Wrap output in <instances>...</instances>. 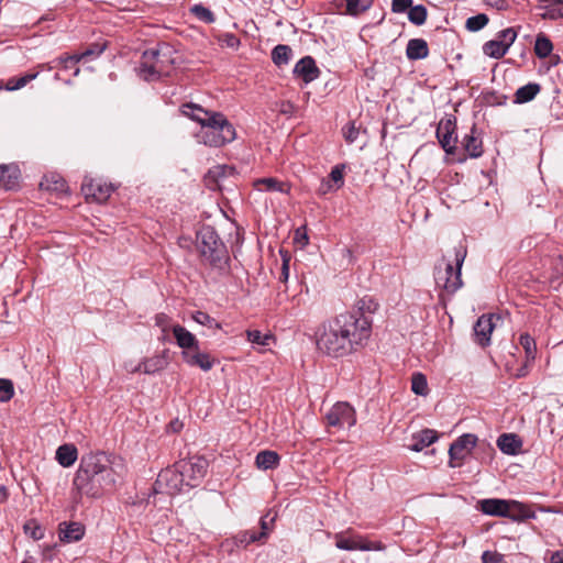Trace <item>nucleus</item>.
Instances as JSON below:
<instances>
[{"label": "nucleus", "instance_id": "nucleus-1", "mask_svg": "<svg viewBox=\"0 0 563 563\" xmlns=\"http://www.w3.org/2000/svg\"><path fill=\"white\" fill-rule=\"evenodd\" d=\"M371 333L372 320L341 313L323 325L317 346L330 356L342 357L364 346Z\"/></svg>", "mask_w": 563, "mask_h": 563}, {"label": "nucleus", "instance_id": "nucleus-2", "mask_svg": "<svg viewBox=\"0 0 563 563\" xmlns=\"http://www.w3.org/2000/svg\"><path fill=\"white\" fill-rule=\"evenodd\" d=\"M115 460V456L104 452L84 454L73 479L75 499L84 496L100 498L106 492L113 489L118 481Z\"/></svg>", "mask_w": 563, "mask_h": 563}, {"label": "nucleus", "instance_id": "nucleus-3", "mask_svg": "<svg viewBox=\"0 0 563 563\" xmlns=\"http://www.w3.org/2000/svg\"><path fill=\"white\" fill-rule=\"evenodd\" d=\"M181 113L200 124L197 139L207 146L220 147L236 137L235 128L221 112L206 110L196 103H185Z\"/></svg>", "mask_w": 563, "mask_h": 563}, {"label": "nucleus", "instance_id": "nucleus-4", "mask_svg": "<svg viewBox=\"0 0 563 563\" xmlns=\"http://www.w3.org/2000/svg\"><path fill=\"white\" fill-rule=\"evenodd\" d=\"M197 250L203 264L209 265L220 275L230 272L228 249L211 225L201 227L196 234Z\"/></svg>", "mask_w": 563, "mask_h": 563}, {"label": "nucleus", "instance_id": "nucleus-5", "mask_svg": "<svg viewBox=\"0 0 563 563\" xmlns=\"http://www.w3.org/2000/svg\"><path fill=\"white\" fill-rule=\"evenodd\" d=\"M170 54L172 51L167 45H158L146 49L141 56L137 68L140 77L152 81L169 75L173 64Z\"/></svg>", "mask_w": 563, "mask_h": 563}, {"label": "nucleus", "instance_id": "nucleus-6", "mask_svg": "<svg viewBox=\"0 0 563 563\" xmlns=\"http://www.w3.org/2000/svg\"><path fill=\"white\" fill-rule=\"evenodd\" d=\"M467 251L463 245L454 249V260L445 264L444 272L435 274V283L442 286L449 294L457 291L462 285L461 269L466 257Z\"/></svg>", "mask_w": 563, "mask_h": 563}, {"label": "nucleus", "instance_id": "nucleus-7", "mask_svg": "<svg viewBox=\"0 0 563 563\" xmlns=\"http://www.w3.org/2000/svg\"><path fill=\"white\" fill-rule=\"evenodd\" d=\"M186 482V488L197 487L207 474L208 460L202 456H191L176 462Z\"/></svg>", "mask_w": 563, "mask_h": 563}, {"label": "nucleus", "instance_id": "nucleus-8", "mask_svg": "<svg viewBox=\"0 0 563 563\" xmlns=\"http://www.w3.org/2000/svg\"><path fill=\"white\" fill-rule=\"evenodd\" d=\"M335 547L344 551H382L385 547L382 542L367 541L363 536L352 533L351 529L334 534Z\"/></svg>", "mask_w": 563, "mask_h": 563}, {"label": "nucleus", "instance_id": "nucleus-9", "mask_svg": "<svg viewBox=\"0 0 563 563\" xmlns=\"http://www.w3.org/2000/svg\"><path fill=\"white\" fill-rule=\"evenodd\" d=\"M184 488H186V482L176 463L161 471L155 482V490L159 493L175 495Z\"/></svg>", "mask_w": 563, "mask_h": 563}, {"label": "nucleus", "instance_id": "nucleus-10", "mask_svg": "<svg viewBox=\"0 0 563 563\" xmlns=\"http://www.w3.org/2000/svg\"><path fill=\"white\" fill-rule=\"evenodd\" d=\"M477 437L473 433L460 435L449 449V466L452 468L461 467L464 460L472 453L477 444Z\"/></svg>", "mask_w": 563, "mask_h": 563}, {"label": "nucleus", "instance_id": "nucleus-11", "mask_svg": "<svg viewBox=\"0 0 563 563\" xmlns=\"http://www.w3.org/2000/svg\"><path fill=\"white\" fill-rule=\"evenodd\" d=\"M325 420L329 427L338 429L352 428L356 423V413L349 402L339 401L330 408Z\"/></svg>", "mask_w": 563, "mask_h": 563}, {"label": "nucleus", "instance_id": "nucleus-12", "mask_svg": "<svg viewBox=\"0 0 563 563\" xmlns=\"http://www.w3.org/2000/svg\"><path fill=\"white\" fill-rule=\"evenodd\" d=\"M81 191L87 199H92L96 202L102 203L109 199L113 187L102 179L86 177L81 185Z\"/></svg>", "mask_w": 563, "mask_h": 563}, {"label": "nucleus", "instance_id": "nucleus-13", "mask_svg": "<svg viewBox=\"0 0 563 563\" xmlns=\"http://www.w3.org/2000/svg\"><path fill=\"white\" fill-rule=\"evenodd\" d=\"M455 120H441L437 129V137L443 150L448 154H453L456 150L457 136L455 134Z\"/></svg>", "mask_w": 563, "mask_h": 563}, {"label": "nucleus", "instance_id": "nucleus-14", "mask_svg": "<svg viewBox=\"0 0 563 563\" xmlns=\"http://www.w3.org/2000/svg\"><path fill=\"white\" fill-rule=\"evenodd\" d=\"M181 357L189 366L199 367L203 372L210 371L214 365V358L209 353L201 352L199 346L191 351H181Z\"/></svg>", "mask_w": 563, "mask_h": 563}, {"label": "nucleus", "instance_id": "nucleus-15", "mask_svg": "<svg viewBox=\"0 0 563 563\" xmlns=\"http://www.w3.org/2000/svg\"><path fill=\"white\" fill-rule=\"evenodd\" d=\"M294 75L301 78L305 84H309L320 76V69L311 56H305L296 63Z\"/></svg>", "mask_w": 563, "mask_h": 563}, {"label": "nucleus", "instance_id": "nucleus-16", "mask_svg": "<svg viewBox=\"0 0 563 563\" xmlns=\"http://www.w3.org/2000/svg\"><path fill=\"white\" fill-rule=\"evenodd\" d=\"M495 328V323L493 322V316L483 314L481 316L476 323L474 324V336L475 341L481 346H487L490 344V335Z\"/></svg>", "mask_w": 563, "mask_h": 563}, {"label": "nucleus", "instance_id": "nucleus-17", "mask_svg": "<svg viewBox=\"0 0 563 563\" xmlns=\"http://www.w3.org/2000/svg\"><path fill=\"white\" fill-rule=\"evenodd\" d=\"M167 365L168 358L166 352H163L152 357L144 358L131 369V373L143 372L144 374L153 375L163 371Z\"/></svg>", "mask_w": 563, "mask_h": 563}, {"label": "nucleus", "instance_id": "nucleus-18", "mask_svg": "<svg viewBox=\"0 0 563 563\" xmlns=\"http://www.w3.org/2000/svg\"><path fill=\"white\" fill-rule=\"evenodd\" d=\"M512 521L521 522L527 519H534L536 512L527 504L518 500H508L507 517Z\"/></svg>", "mask_w": 563, "mask_h": 563}, {"label": "nucleus", "instance_id": "nucleus-19", "mask_svg": "<svg viewBox=\"0 0 563 563\" xmlns=\"http://www.w3.org/2000/svg\"><path fill=\"white\" fill-rule=\"evenodd\" d=\"M498 449L508 455H516L521 452L522 440L516 433H503L497 439Z\"/></svg>", "mask_w": 563, "mask_h": 563}, {"label": "nucleus", "instance_id": "nucleus-20", "mask_svg": "<svg viewBox=\"0 0 563 563\" xmlns=\"http://www.w3.org/2000/svg\"><path fill=\"white\" fill-rule=\"evenodd\" d=\"M461 144L470 157L478 158L483 155V142L482 139L476 135L475 125L472 126L468 134L463 136Z\"/></svg>", "mask_w": 563, "mask_h": 563}, {"label": "nucleus", "instance_id": "nucleus-21", "mask_svg": "<svg viewBox=\"0 0 563 563\" xmlns=\"http://www.w3.org/2000/svg\"><path fill=\"white\" fill-rule=\"evenodd\" d=\"M172 331L176 339L177 345L183 351H191L192 349L198 347L199 342L197 338L186 328L181 327L180 324H176L172 328Z\"/></svg>", "mask_w": 563, "mask_h": 563}, {"label": "nucleus", "instance_id": "nucleus-22", "mask_svg": "<svg viewBox=\"0 0 563 563\" xmlns=\"http://www.w3.org/2000/svg\"><path fill=\"white\" fill-rule=\"evenodd\" d=\"M479 509L488 516L507 517L508 500L488 498L479 501Z\"/></svg>", "mask_w": 563, "mask_h": 563}, {"label": "nucleus", "instance_id": "nucleus-23", "mask_svg": "<svg viewBox=\"0 0 563 563\" xmlns=\"http://www.w3.org/2000/svg\"><path fill=\"white\" fill-rule=\"evenodd\" d=\"M439 439V434L433 429H423L420 432L413 434V443L409 445V449L415 452H420L423 449L430 446Z\"/></svg>", "mask_w": 563, "mask_h": 563}, {"label": "nucleus", "instance_id": "nucleus-24", "mask_svg": "<svg viewBox=\"0 0 563 563\" xmlns=\"http://www.w3.org/2000/svg\"><path fill=\"white\" fill-rule=\"evenodd\" d=\"M20 170L16 165H0V188L14 189L19 184Z\"/></svg>", "mask_w": 563, "mask_h": 563}, {"label": "nucleus", "instance_id": "nucleus-25", "mask_svg": "<svg viewBox=\"0 0 563 563\" xmlns=\"http://www.w3.org/2000/svg\"><path fill=\"white\" fill-rule=\"evenodd\" d=\"M85 534V528L79 522H63L59 525V537L65 542H77L82 539Z\"/></svg>", "mask_w": 563, "mask_h": 563}, {"label": "nucleus", "instance_id": "nucleus-26", "mask_svg": "<svg viewBox=\"0 0 563 563\" xmlns=\"http://www.w3.org/2000/svg\"><path fill=\"white\" fill-rule=\"evenodd\" d=\"M378 308V303L369 296H364L358 299L355 305V309L350 312H344L343 314H355L357 317L365 318L366 320H372L368 314L374 313Z\"/></svg>", "mask_w": 563, "mask_h": 563}, {"label": "nucleus", "instance_id": "nucleus-27", "mask_svg": "<svg viewBox=\"0 0 563 563\" xmlns=\"http://www.w3.org/2000/svg\"><path fill=\"white\" fill-rule=\"evenodd\" d=\"M406 55L410 60H418L428 57L429 48L423 38H412L408 42Z\"/></svg>", "mask_w": 563, "mask_h": 563}, {"label": "nucleus", "instance_id": "nucleus-28", "mask_svg": "<svg viewBox=\"0 0 563 563\" xmlns=\"http://www.w3.org/2000/svg\"><path fill=\"white\" fill-rule=\"evenodd\" d=\"M78 459V451L74 444H63L56 450V460L63 467H70Z\"/></svg>", "mask_w": 563, "mask_h": 563}, {"label": "nucleus", "instance_id": "nucleus-29", "mask_svg": "<svg viewBox=\"0 0 563 563\" xmlns=\"http://www.w3.org/2000/svg\"><path fill=\"white\" fill-rule=\"evenodd\" d=\"M541 86L537 82H529L517 89L514 102L521 104L527 103L536 98L540 92Z\"/></svg>", "mask_w": 563, "mask_h": 563}, {"label": "nucleus", "instance_id": "nucleus-30", "mask_svg": "<svg viewBox=\"0 0 563 563\" xmlns=\"http://www.w3.org/2000/svg\"><path fill=\"white\" fill-rule=\"evenodd\" d=\"M255 464L260 470H273L279 464V455L275 451H261L255 457Z\"/></svg>", "mask_w": 563, "mask_h": 563}, {"label": "nucleus", "instance_id": "nucleus-31", "mask_svg": "<svg viewBox=\"0 0 563 563\" xmlns=\"http://www.w3.org/2000/svg\"><path fill=\"white\" fill-rule=\"evenodd\" d=\"M373 3V0H340V8L345 5V13L350 15H358L367 11Z\"/></svg>", "mask_w": 563, "mask_h": 563}, {"label": "nucleus", "instance_id": "nucleus-32", "mask_svg": "<svg viewBox=\"0 0 563 563\" xmlns=\"http://www.w3.org/2000/svg\"><path fill=\"white\" fill-rule=\"evenodd\" d=\"M519 343L525 351V355H526L525 367H527L536 358L537 344H536L534 339L532 336H530L528 333L520 334Z\"/></svg>", "mask_w": 563, "mask_h": 563}, {"label": "nucleus", "instance_id": "nucleus-33", "mask_svg": "<svg viewBox=\"0 0 563 563\" xmlns=\"http://www.w3.org/2000/svg\"><path fill=\"white\" fill-rule=\"evenodd\" d=\"M292 56V51L288 45L279 44L272 51V60L277 67L287 65Z\"/></svg>", "mask_w": 563, "mask_h": 563}, {"label": "nucleus", "instance_id": "nucleus-34", "mask_svg": "<svg viewBox=\"0 0 563 563\" xmlns=\"http://www.w3.org/2000/svg\"><path fill=\"white\" fill-rule=\"evenodd\" d=\"M483 52L486 56L499 59L507 54L508 49L507 46L501 43V41L495 38L486 42L483 45Z\"/></svg>", "mask_w": 563, "mask_h": 563}, {"label": "nucleus", "instance_id": "nucleus-35", "mask_svg": "<svg viewBox=\"0 0 563 563\" xmlns=\"http://www.w3.org/2000/svg\"><path fill=\"white\" fill-rule=\"evenodd\" d=\"M263 536L264 533H257L255 530H244L236 533L233 539L238 547L246 548L251 543L263 542Z\"/></svg>", "mask_w": 563, "mask_h": 563}, {"label": "nucleus", "instance_id": "nucleus-36", "mask_svg": "<svg viewBox=\"0 0 563 563\" xmlns=\"http://www.w3.org/2000/svg\"><path fill=\"white\" fill-rule=\"evenodd\" d=\"M253 185L258 191H284V184L274 177L256 179Z\"/></svg>", "mask_w": 563, "mask_h": 563}, {"label": "nucleus", "instance_id": "nucleus-37", "mask_svg": "<svg viewBox=\"0 0 563 563\" xmlns=\"http://www.w3.org/2000/svg\"><path fill=\"white\" fill-rule=\"evenodd\" d=\"M246 338L252 344H256L262 347L271 345L275 340L272 333H262L260 330H247Z\"/></svg>", "mask_w": 563, "mask_h": 563}, {"label": "nucleus", "instance_id": "nucleus-38", "mask_svg": "<svg viewBox=\"0 0 563 563\" xmlns=\"http://www.w3.org/2000/svg\"><path fill=\"white\" fill-rule=\"evenodd\" d=\"M553 49L552 42L544 34H538L534 43V53L539 58H547Z\"/></svg>", "mask_w": 563, "mask_h": 563}, {"label": "nucleus", "instance_id": "nucleus-39", "mask_svg": "<svg viewBox=\"0 0 563 563\" xmlns=\"http://www.w3.org/2000/svg\"><path fill=\"white\" fill-rule=\"evenodd\" d=\"M40 186L44 190L52 191H64L66 188V183L63 178L57 175L44 176Z\"/></svg>", "mask_w": 563, "mask_h": 563}, {"label": "nucleus", "instance_id": "nucleus-40", "mask_svg": "<svg viewBox=\"0 0 563 563\" xmlns=\"http://www.w3.org/2000/svg\"><path fill=\"white\" fill-rule=\"evenodd\" d=\"M542 16L551 20L563 18V0H549Z\"/></svg>", "mask_w": 563, "mask_h": 563}, {"label": "nucleus", "instance_id": "nucleus-41", "mask_svg": "<svg viewBox=\"0 0 563 563\" xmlns=\"http://www.w3.org/2000/svg\"><path fill=\"white\" fill-rule=\"evenodd\" d=\"M411 390L419 396H427L429 393L428 382L423 374L415 373L411 377Z\"/></svg>", "mask_w": 563, "mask_h": 563}, {"label": "nucleus", "instance_id": "nucleus-42", "mask_svg": "<svg viewBox=\"0 0 563 563\" xmlns=\"http://www.w3.org/2000/svg\"><path fill=\"white\" fill-rule=\"evenodd\" d=\"M428 11L422 4L411 7L408 11V20L415 25H422L427 20Z\"/></svg>", "mask_w": 563, "mask_h": 563}, {"label": "nucleus", "instance_id": "nucleus-43", "mask_svg": "<svg viewBox=\"0 0 563 563\" xmlns=\"http://www.w3.org/2000/svg\"><path fill=\"white\" fill-rule=\"evenodd\" d=\"M489 22L488 16L485 13H478L466 20L465 27L470 32H478L484 29Z\"/></svg>", "mask_w": 563, "mask_h": 563}, {"label": "nucleus", "instance_id": "nucleus-44", "mask_svg": "<svg viewBox=\"0 0 563 563\" xmlns=\"http://www.w3.org/2000/svg\"><path fill=\"white\" fill-rule=\"evenodd\" d=\"M38 76V71L36 73H27L19 78H11L7 82V89L8 90H18L23 88L25 85H27L30 81L35 79Z\"/></svg>", "mask_w": 563, "mask_h": 563}, {"label": "nucleus", "instance_id": "nucleus-45", "mask_svg": "<svg viewBox=\"0 0 563 563\" xmlns=\"http://www.w3.org/2000/svg\"><path fill=\"white\" fill-rule=\"evenodd\" d=\"M192 320L201 325L208 327L210 329H220L221 324L212 317H210L207 312L196 311L192 314Z\"/></svg>", "mask_w": 563, "mask_h": 563}, {"label": "nucleus", "instance_id": "nucleus-46", "mask_svg": "<svg viewBox=\"0 0 563 563\" xmlns=\"http://www.w3.org/2000/svg\"><path fill=\"white\" fill-rule=\"evenodd\" d=\"M106 49V44L93 43L82 53L76 54L79 60H91L98 57Z\"/></svg>", "mask_w": 563, "mask_h": 563}, {"label": "nucleus", "instance_id": "nucleus-47", "mask_svg": "<svg viewBox=\"0 0 563 563\" xmlns=\"http://www.w3.org/2000/svg\"><path fill=\"white\" fill-rule=\"evenodd\" d=\"M191 12L198 20L205 23H213L216 20L213 12L202 4H195L191 8Z\"/></svg>", "mask_w": 563, "mask_h": 563}, {"label": "nucleus", "instance_id": "nucleus-48", "mask_svg": "<svg viewBox=\"0 0 563 563\" xmlns=\"http://www.w3.org/2000/svg\"><path fill=\"white\" fill-rule=\"evenodd\" d=\"M25 534L30 536L33 540H41L44 538V529L36 520H29L24 527Z\"/></svg>", "mask_w": 563, "mask_h": 563}, {"label": "nucleus", "instance_id": "nucleus-49", "mask_svg": "<svg viewBox=\"0 0 563 563\" xmlns=\"http://www.w3.org/2000/svg\"><path fill=\"white\" fill-rule=\"evenodd\" d=\"M14 395L13 384L10 379L0 378V401L7 402Z\"/></svg>", "mask_w": 563, "mask_h": 563}, {"label": "nucleus", "instance_id": "nucleus-50", "mask_svg": "<svg viewBox=\"0 0 563 563\" xmlns=\"http://www.w3.org/2000/svg\"><path fill=\"white\" fill-rule=\"evenodd\" d=\"M517 35V31L514 27H507L498 32L496 38L501 41V43L507 46V49H509V47L516 41Z\"/></svg>", "mask_w": 563, "mask_h": 563}, {"label": "nucleus", "instance_id": "nucleus-51", "mask_svg": "<svg viewBox=\"0 0 563 563\" xmlns=\"http://www.w3.org/2000/svg\"><path fill=\"white\" fill-rule=\"evenodd\" d=\"M344 165H335L329 175V179L335 186V189H340L344 185L343 180Z\"/></svg>", "mask_w": 563, "mask_h": 563}, {"label": "nucleus", "instance_id": "nucleus-52", "mask_svg": "<svg viewBox=\"0 0 563 563\" xmlns=\"http://www.w3.org/2000/svg\"><path fill=\"white\" fill-rule=\"evenodd\" d=\"M79 62L80 60L76 54L59 56L53 60V63H56L58 67H63L64 69H70L75 67Z\"/></svg>", "mask_w": 563, "mask_h": 563}, {"label": "nucleus", "instance_id": "nucleus-53", "mask_svg": "<svg viewBox=\"0 0 563 563\" xmlns=\"http://www.w3.org/2000/svg\"><path fill=\"white\" fill-rule=\"evenodd\" d=\"M412 7V0H393L391 10L395 13H404Z\"/></svg>", "mask_w": 563, "mask_h": 563}, {"label": "nucleus", "instance_id": "nucleus-54", "mask_svg": "<svg viewBox=\"0 0 563 563\" xmlns=\"http://www.w3.org/2000/svg\"><path fill=\"white\" fill-rule=\"evenodd\" d=\"M268 515H265L261 518L260 525H261V531L258 533H264L263 536V542L268 538V534L272 530V525L275 521V518L272 517L269 521H267Z\"/></svg>", "mask_w": 563, "mask_h": 563}, {"label": "nucleus", "instance_id": "nucleus-55", "mask_svg": "<svg viewBox=\"0 0 563 563\" xmlns=\"http://www.w3.org/2000/svg\"><path fill=\"white\" fill-rule=\"evenodd\" d=\"M482 561L483 563H503L504 555L493 551H485L482 554Z\"/></svg>", "mask_w": 563, "mask_h": 563}, {"label": "nucleus", "instance_id": "nucleus-56", "mask_svg": "<svg viewBox=\"0 0 563 563\" xmlns=\"http://www.w3.org/2000/svg\"><path fill=\"white\" fill-rule=\"evenodd\" d=\"M220 41L228 47L238 48L240 40L232 33H224L220 36Z\"/></svg>", "mask_w": 563, "mask_h": 563}, {"label": "nucleus", "instance_id": "nucleus-57", "mask_svg": "<svg viewBox=\"0 0 563 563\" xmlns=\"http://www.w3.org/2000/svg\"><path fill=\"white\" fill-rule=\"evenodd\" d=\"M343 133L346 142L353 143L358 136V129L355 128L354 123H350L343 129Z\"/></svg>", "mask_w": 563, "mask_h": 563}, {"label": "nucleus", "instance_id": "nucleus-58", "mask_svg": "<svg viewBox=\"0 0 563 563\" xmlns=\"http://www.w3.org/2000/svg\"><path fill=\"white\" fill-rule=\"evenodd\" d=\"M483 2L497 11H507L510 7L507 0H483Z\"/></svg>", "mask_w": 563, "mask_h": 563}, {"label": "nucleus", "instance_id": "nucleus-59", "mask_svg": "<svg viewBox=\"0 0 563 563\" xmlns=\"http://www.w3.org/2000/svg\"><path fill=\"white\" fill-rule=\"evenodd\" d=\"M333 190H335V186L331 183V180L322 179V181L318 188V194L321 196H324L328 192L333 191Z\"/></svg>", "mask_w": 563, "mask_h": 563}, {"label": "nucleus", "instance_id": "nucleus-60", "mask_svg": "<svg viewBox=\"0 0 563 563\" xmlns=\"http://www.w3.org/2000/svg\"><path fill=\"white\" fill-rule=\"evenodd\" d=\"M288 277H289V258L284 256L279 280L285 283L288 280Z\"/></svg>", "mask_w": 563, "mask_h": 563}, {"label": "nucleus", "instance_id": "nucleus-61", "mask_svg": "<svg viewBox=\"0 0 563 563\" xmlns=\"http://www.w3.org/2000/svg\"><path fill=\"white\" fill-rule=\"evenodd\" d=\"M305 230H306L305 227H302V228L297 229L296 233H295L296 242L300 243L302 246L308 244V236H307Z\"/></svg>", "mask_w": 563, "mask_h": 563}, {"label": "nucleus", "instance_id": "nucleus-62", "mask_svg": "<svg viewBox=\"0 0 563 563\" xmlns=\"http://www.w3.org/2000/svg\"><path fill=\"white\" fill-rule=\"evenodd\" d=\"M167 316L165 313H158L155 318L156 324L162 327L163 330H166V323H167Z\"/></svg>", "mask_w": 563, "mask_h": 563}, {"label": "nucleus", "instance_id": "nucleus-63", "mask_svg": "<svg viewBox=\"0 0 563 563\" xmlns=\"http://www.w3.org/2000/svg\"><path fill=\"white\" fill-rule=\"evenodd\" d=\"M183 428V423L179 420H174L168 424V430L173 432H179Z\"/></svg>", "mask_w": 563, "mask_h": 563}, {"label": "nucleus", "instance_id": "nucleus-64", "mask_svg": "<svg viewBox=\"0 0 563 563\" xmlns=\"http://www.w3.org/2000/svg\"><path fill=\"white\" fill-rule=\"evenodd\" d=\"M551 561L552 563H563V551L553 554Z\"/></svg>", "mask_w": 563, "mask_h": 563}]
</instances>
